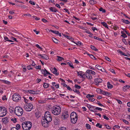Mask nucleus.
<instances>
[{"label":"nucleus","mask_w":130,"mask_h":130,"mask_svg":"<svg viewBox=\"0 0 130 130\" xmlns=\"http://www.w3.org/2000/svg\"><path fill=\"white\" fill-rule=\"evenodd\" d=\"M96 126L100 128H102V125H100L99 123H98L96 125Z\"/></svg>","instance_id":"nucleus-43"},{"label":"nucleus","mask_w":130,"mask_h":130,"mask_svg":"<svg viewBox=\"0 0 130 130\" xmlns=\"http://www.w3.org/2000/svg\"><path fill=\"white\" fill-rule=\"evenodd\" d=\"M21 99L20 95L14 93L13 95L12 99L15 102H17L20 101Z\"/></svg>","instance_id":"nucleus-5"},{"label":"nucleus","mask_w":130,"mask_h":130,"mask_svg":"<svg viewBox=\"0 0 130 130\" xmlns=\"http://www.w3.org/2000/svg\"><path fill=\"white\" fill-rule=\"evenodd\" d=\"M94 96V95H91L90 94H88L86 97L87 98H93Z\"/></svg>","instance_id":"nucleus-33"},{"label":"nucleus","mask_w":130,"mask_h":130,"mask_svg":"<svg viewBox=\"0 0 130 130\" xmlns=\"http://www.w3.org/2000/svg\"><path fill=\"white\" fill-rule=\"evenodd\" d=\"M49 112L48 111H46L44 114V117L42 116V119H44L47 122H50L52 120V117L51 115L49 114Z\"/></svg>","instance_id":"nucleus-3"},{"label":"nucleus","mask_w":130,"mask_h":130,"mask_svg":"<svg viewBox=\"0 0 130 130\" xmlns=\"http://www.w3.org/2000/svg\"><path fill=\"white\" fill-rule=\"evenodd\" d=\"M86 54L87 55H89V56L92 59H93V58H94V56H93V55L92 54H89L87 52H86Z\"/></svg>","instance_id":"nucleus-36"},{"label":"nucleus","mask_w":130,"mask_h":130,"mask_svg":"<svg viewBox=\"0 0 130 130\" xmlns=\"http://www.w3.org/2000/svg\"><path fill=\"white\" fill-rule=\"evenodd\" d=\"M2 99L3 100H7V98H6V96L5 95L3 97Z\"/></svg>","instance_id":"nucleus-48"},{"label":"nucleus","mask_w":130,"mask_h":130,"mask_svg":"<svg viewBox=\"0 0 130 130\" xmlns=\"http://www.w3.org/2000/svg\"><path fill=\"white\" fill-rule=\"evenodd\" d=\"M14 112L16 115L18 116H20L23 114V110L20 107H17L15 108Z\"/></svg>","instance_id":"nucleus-4"},{"label":"nucleus","mask_w":130,"mask_h":130,"mask_svg":"<svg viewBox=\"0 0 130 130\" xmlns=\"http://www.w3.org/2000/svg\"><path fill=\"white\" fill-rule=\"evenodd\" d=\"M41 20L44 23H46L47 22H48V21H47L44 18L42 19Z\"/></svg>","instance_id":"nucleus-64"},{"label":"nucleus","mask_w":130,"mask_h":130,"mask_svg":"<svg viewBox=\"0 0 130 130\" xmlns=\"http://www.w3.org/2000/svg\"><path fill=\"white\" fill-rule=\"evenodd\" d=\"M101 24L102 25L104 26L105 28L108 29V25L106 23L104 22H102L101 23Z\"/></svg>","instance_id":"nucleus-26"},{"label":"nucleus","mask_w":130,"mask_h":130,"mask_svg":"<svg viewBox=\"0 0 130 130\" xmlns=\"http://www.w3.org/2000/svg\"><path fill=\"white\" fill-rule=\"evenodd\" d=\"M23 98H24V102H25V103H27L28 102V100H27L26 99V98H25V97H24V96H23Z\"/></svg>","instance_id":"nucleus-55"},{"label":"nucleus","mask_w":130,"mask_h":130,"mask_svg":"<svg viewBox=\"0 0 130 130\" xmlns=\"http://www.w3.org/2000/svg\"><path fill=\"white\" fill-rule=\"evenodd\" d=\"M73 91L74 92H76L78 94H79L80 93L79 91L76 89H75V90H73Z\"/></svg>","instance_id":"nucleus-51"},{"label":"nucleus","mask_w":130,"mask_h":130,"mask_svg":"<svg viewBox=\"0 0 130 130\" xmlns=\"http://www.w3.org/2000/svg\"><path fill=\"white\" fill-rule=\"evenodd\" d=\"M77 73L78 76H80L82 78H83L85 76V74H84L83 72L82 71L78 72L77 71Z\"/></svg>","instance_id":"nucleus-15"},{"label":"nucleus","mask_w":130,"mask_h":130,"mask_svg":"<svg viewBox=\"0 0 130 130\" xmlns=\"http://www.w3.org/2000/svg\"><path fill=\"white\" fill-rule=\"evenodd\" d=\"M67 88L68 90H69L70 91H72V89L71 88V87L69 86H67Z\"/></svg>","instance_id":"nucleus-58"},{"label":"nucleus","mask_w":130,"mask_h":130,"mask_svg":"<svg viewBox=\"0 0 130 130\" xmlns=\"http://www.w3.org/2000/svg\"><path fill=\"white\" fill-rule=\"evenodd\" d=\"M107 87L108 89H111L113 87V85L110 83V82H108L107 83Z\"/></svg>","instance_id":"nucleus-24"},{"label":"nucleus","mask_w":130,"mask_h":130,"mask_svg":"<svg viewBox=\"0 0 130 130\" xmlns=\"http://www.w3.org/2000/svg\"><path fill=\"white\" fill-rule=\"evenodd\" d=\"M2 121L4 123L6 124L8 122V120L7 117H5L3 118Z\"/></svg>","instance_id":"nucleus-23"},{"label":"nucleus","mask_w":130,"mask_h":130,"mask_svg":"<svg viewBox=\"0 0 130 130\" xmlns=\"http://www.w3.org/2000/svg\"><path fill=\"white\" fill-rule=\"evenodd\" d=\"M69 116L68 112L67 111H65L62 113L61 118L62 120H65L67 119Z\"/></svg>","instance_id":"nucleus-7"},{"label":"nucleus","mask_w":130,"mask_h":130,"mask_svg":"<svg viewBox=\"0 0 130 130\" xmlns=\"http://www.w3.org/2000/svg\"><path fill=\"white\" fill-rule=\"evenodd\" d=\"M52 39L53 41L56 44L58 43V40L56 38L53 37L52 38Z\"/></svg>","instance_id":"nucleus-29"},{"label":"nucleus","mask_w":130,"mask_h":130,"mask_svg":"<svg viewBox=\"0 0 130 130\" xmlns=\"http://www.w3.org/2000/svg\"><path fill=\"white\" fill-rule=\"evenodd\" d=\"M13 42V41L11 40H6L4 42H6V43L8 42Z\"/></svg>","instance_id":"nucleus-56"},{"label":"nucleus","mask_w":130,"mask_h":130,"mask_svg":"<svg viewBox=\"0 0 130 130\" xmlns=\"http://www.w3.org/2000/svg\"><path fill=\"white\" fill-rule=\"evenodd\" d=\"M122 41L125 44H127V42L125 39H122Z\"/></svg>","instance_id":"nucleus-53"},{"label":"nucleus","mask_w":130,"mask_h":130,"mask_svg":"<svg viewBox=\"0 0 130 130\" xmlns=\"http://www.w3.org/2000/svg\"><path fill=\"white\" fill-rule=\"evenodd\" d=\"M46 48L44 47L43 46H41V51H42V52H46Z\"/></svg>","instance_id":"nucleus-31"},{"label":"nucleus","mask_w":130,"mask_h":130,"mask_svg":"<svg viewBox=\"0 0 130 130\" xmlns=\"http://www.w3.org/2000/svg\"><path fill=\"white\" fill-rule=\"evenodd\" d=\"M113 29L115 30H116L119 29V27L117 26H115L113 27Z\"/></svg>","instance_id":"nucleus-61"},{"label":"nucleus","mask_w":130,"mask_h":130,"mask_svg":"<svg viewBox=\"0 0 130 130\" xmlns=\"http://www.w3.org/2000/svg\"><path fill=\"white\" fill-rule=\"evenodd\" d=\"M36 117L37 118H38L41 116V109L40 107L37 106V108L36 110V112L35 113Z\"/></svg>","instance_id":"nucleus-6"},{"label":"nucleus","mask_w":130,"mask_h":130,"mask_svg":"<svg viewBox=\"0 0 130 130\" xmlns=\"http://www.w3.org/2000/svg\"><path fill=\"white\" fill-rule=\"evenodd\" d=\"M86 76V77L88 79H91L92 78L91 74L89 73H85V76Z\"/></svg>","instance_id":"nucleus-19"},{"label":"nucleus","mask_w":130,"mask_h":130,"mask_svg":"<svg viewBox=\"0 0 130 130\" xmlns=\"http://www.w3.org/2000/svg\"><path fill=\"white\" fill-rule=\"evenodd\" d=\"M111 94L109 93V92H105V95H109L110 96Z\"/></svg>","instance_id":"nucleus-54"},{"label":"nucleus","mask_w":130,"mask_h":130,"mask_svg":"<svg viewBox=\"0 0 130 130\" xmlns=\"http://www.w3.org/2000/svg\"><path fill=\"white\" fill-rule=\"evenodd\" d=\"M41 58L45 60H47L49 59L48 56L44 54H41Z\"/></svg>","instance_id":"nucleus-14"},{"label":"nucleus","mask_w":130,"mask_h":130,"mask_svg":"<svg viewBox=\"0 0 130 130\" xmlns=\"http://www.w3.org/2000/svg\"><path fill=\"white\" fill-rule=\"evenodd\" d=\"M75 117H78L76 113L74 112H72L71 114V119H73V118H75Z\"/></svg>","instance_id":"nucleus-13"},{"label":"nucleus","mask_w":130,"mask_h":130,"mask_svg":"<svg viewBox=\"0 0 130 130\" xmlns=\"http://www.w3.org/2000/svg\"><path fill=\"white\" fill-rule=\"evenodd\" d=\"M102 81V79L100 78H96L94 80L95 84L96 85L98 86L99 84L101 83Z\"/></svg>","instance_id":"nucleus-9"},{"label":"nucleus","mask_w":130,"mask_h":130,"mask_svg":"<svg viewBox=\"0 0 130 130\" xmlns=\"http://www.w3.org/2000/svg\"><path fill=\"white\" fill-rule=\"evenodd\" d=\"M91 48L93 50L96 51H98V50L97 49L95 46L92 45H91L90 46Z\"/></svg>","instance_id":"nucleus-27"},{"label":"nucleus","mask_w":130,"mask_h":130,"mask_svg":"<svg viewBox=\"0 0 130 130\" xmlns=\"http://www.w3.org/2000/svg\"><path fill=\"white\" fill-rule=\"evenodd\" d=\"M41 124L43 126L45 127H48L49 124V122H47L44 119H42L41 120Z\"/></svg>","instance_id":"nucleus-8"},{"label":"nucleus","mask_w":130,"mask_h":130,"mask_svg":"<svg viewBox=\"0 0 130 130\" xmlns=\"http://www.w3.org/2000/svg\"><path fill=\"white\" fill-rule=\"evenodd\" d=\"M99 10L100 11H102L103 13L106 12V10L105 9H103L102 8H101L99 9Z\"/></svg>","instance_id":"nucleus-38"},{"label":"nucleus","mask_w":130,"mask_h":130,"mask_svg":"<svg viewBox=\"0 0 130 130\" xmlns=\"http://www.w3.org/2000/svg\"><path fill=\"white\" fill-rule=\"evenodd\" d=\"M86 126L88 129H90V126L88 124H86Z\"/></svg>","instance_id":"nucleus-50"},{"label":"nucleus","mask_w":130,"mask_h":130,"mask_svg":"<svg viewBox=\"0 0 130 130\" xmlns=\"http://www.w3.org/2000/svg\"><path fill=\"white\" fill-rule=\"evenodd\" d=\"M121 21L122 22L126 24H129L130 23V22L127 20H126L124 19H122L121 20Z\"/></svg>","instance_id":"nucleus-25"},{"label":"nucleus","mask_w":130,"mask_h":130,"mask_svg":"<svg viewBox=\"0 0 130 130\" xmlns=\"http://www.w3.org/2000/svg\"><path fill=\"white\" fill-rule=\"evenodd\" d=\"M103 117L104 118V119H106V120H108L109 119V118L107 117L105 115H103Z\"/></svg>","instance_id":"nucleus-63"},{"label":"nucleus","mask_w":130,"mask_h":130,"mask_svg":"<svg viewBox=\"0 0 130 130\" xmlns=\"http://www.w3.org/2000/svg\"><path fill=\"white\" fill-rule=\"evenodd\" d=\"M130 88V86L128 85H126L124 86L123 87V91L125 92L126 91V90Z\"/></svg>","instance_id":"nucleus-20"},{"label":"nucleus","mask_w":130,"mask_h":130,"mask_svg":"<svg viewBox=\"0 0 130 130\" xmlns=\"http://www.w3.org/2000/svg\"><path fill=\"white\" fill-rule=\"evenodd\" d=\"M121 36L123 37L124 38H125L127 37V36L125 33H123V34H122Z\"/></svg>","instance_id":"nucleus-47"},{"label":"nucleus","mask_w":130,"mask_h":130,"mask_svg":"<svg viewBox=\"0 0 130 130\" xmlns=\"http://www.w3.org/2000/svg\"><path fill=\"white\" fill-rule=\"evenodd\" d=\"M57 59L56 60L59 61H61L62 60H64V59L63 57L59 56H57Z\"/></svg>","instance_id":"nucleus-22"},{"label":"nucleus","mask_w":130,"mask_h":130,"mask_svg":"<svg viewBox=\"0 0 130 130\" xmlns=\"http://www.w3.org/2000/svg\"><path fill=\"white\" fill-rule=\"evenodd\" d=\"M102 90L100 89H98L96 90V91L98 92L101 93Z\"/></svg>","instance_id":"nucleus-57"},{"label":"nucleus","mask_w":130,"mask_h":130,"mask_svg":"<svg viewBox=\"0 0 130 130\" xmlns=\"http://www.w3.org/2000/svg\"><path fill=\"white\" fill-rule=\"evenodd\" d=\"M51 31L54 33L57 34L58 33V31L56 30H51Z\"/></svg>","instance_id":"nucleus-45"},{"label":"nucleus","mask_w":130,"mask_h":130,"mask_svg":"<svg viewBox=\"0 0 130 130\" xmlns=\"http://www.w3.org/2000/svg\"><path fill=\"white\" fill-rule=\"evenodd\" d=\"M10 109L9 111L11 113H12L14 112V109L12 107H10V108H9Z\"/></svg>","instance_id":"nucleus-41"},{"label":"nucleus","mask_w":130,"mask_h":130,"mask_svg":"<svg viewBox=\"0 0 130 130\" xmlns=\"http://www.w3.org/2000/svg\"><path fill=\"white\" fill-rule=\"evenodd\" d=\"M16 127H17L16 128H18V129H19L21 127V126L19 124H18L17 125Z\"/></svg>","instance_id":"nucleus-60"},{"label":"nucleus","mask_w":130,"mask_h":130,"mask_svg":"<svg viewBox=\"0 0 130 130\" xmlns=\"http://www.w3.org/2000/svg\"><path fill=\"white\" fill-rule=\"evenodd\" d=\"M94 38L95 39H96L97 40H99L101 41H103V40L101 38H100L99 37H97L96 36H94Z\"/></svg>","instance_id":"nucleus-37"},{"label":"nucleus","mask_w":130,"mask_h":130,"mask_svg":"<svg viewBox=\"0 0 130 130\" xmlns=\"http://www.w3.org/2000/svg\"><path fill=\"white\" fill-rule=\"evenodd\" d=\"M78 117H75V118H73V119H71V121L72 123H75L77 121Z\"/></svg>","instance_id":"nucleus-18"},{"label":"nucleus","mask_w":130,"mask_h":130,"mask_svg":"<svg viewBox=\"0 0 130 130\" xmlns=\"http://www.w3.org/2000/svg\"><path fill=\"white\" fill-rule=\"evenodd\" d=\"M84 32H85L87 34H89L90 35H93V34L90 32L89 30H86V31H83Z\"/></svg>","instance_id":"nucleus-44"},{"label":"nucleus","mask_w":130,"mask_h":130,"mask_svg":"<svg viewBox=\"0 0 130 130\" xmlns=\"http://www.w3.org/2000/svg\"><path fill=\"white\" fill-rule=\"evenodd\" d=\"M51 71L52 72L56 75H58L59 73H57V70L55 67H54L53 69H52Z\"/></svg>","instance_id":"nucleus-16"},{"label":"nucleus","mask_w":130,"mask_h":130,"mask_svg":"<svg viewBox=\"0 0 130 130\" xmlns=\"http://www.w3.org/2000/svg\"><path fill=\"white\" fill-rule=\"evenodd\" d=\"M119 53H120V54L124 55L125 56V54L123 52H122L121 51H119Z\"/></svg>","instance_id":"nucleus-62"},{"label":"nucleus","mask_w":130,"mask_h":130,"mask_svg":"<svg viewBox=\"0 0 130 130\" xmlns=\"http://www.w3.org/2000/svg\"><path fill=\"white\" fill-rule=\"evenodd\" d=\"M95 67L98 70H100L102 68V67L100 66H99L98 65H96L95 66Z\"/></svg>","instance_id":"nucleus-39"},{"label":"nucleus","mask_w":130,"mask_h":130,"mask_svg":"<svg viewBox=\"0 0 130 130\" xmlns=\"http://www.w3.org/2000/svg\"><path fill=\"white\" fill-rule=\"evenodd\" d=\"M41 72L44 75V76H46L47 75V74L50 75H52L50 73L48 72L46 69H44V70L43 69H41Z\"/></svg>","instance_id":"nucleus-10"},{"label":"nucleus","mask_w":130,"mask_h":130,"mask_svg":"<svg viewBox=\"0 0 130 130\" xmlns=\"http://www.w3.org/2000/svg\"><path fill=\"white\" fill-rule=\"evenodd\" d=\"M1 80L2 81V82L4 83L5 84H10V82L7 80Z\"/></svg>","instance_id":"nucleus-28"},{"label":"nucleus","mask_w":130,"mask_h":130,"mask_svg":"<svg viewBox=\"0 0 130 130\" xmlns=\"http://www.w3.org/2000/svg\"><path fill=\"white\" fill-rule=\"evenodd\" d=\"M49 9L51 11L53 12H56L58 11L57 9L54 7H50Z\"/></svg>","instance_id":"nucleus-21"},{"label":"nucleus","mask_w":130,"mask_h":130,"mask_svg":"<svg viewBox=\"0 0 130 130\" xmlns=\"http://www.w3.org/2000/svg\"><path fill=\"white\" fill-rule=\"evenodd\" d=\"M52 113L55 115H58L61 112V108L59 106H54L51 109Z\"/></svg>","instance_id":"nucleus-1"},{"label":"nucleus","mask_w":130,"mask_h":130,"mask_svg":"<svg viewBox=\"0 0 130 130\" xmlns=\"http://www.w3.org/2000/svg\"><path fill=\"white\" fill-rule=\"evenodd\" d=\"M73 42L74 43H75L76 44H77L78 45L80 46V45H83L82 44V43L80 41H78L77 42V43H76L74 41H73Z\"/></svg>","instance_id":"nucleus-34"},{"label":"nucleus","mask_w":130,"mask_h":130,"mask_svg":"<svg viewBox=\"0 0 130 130\" xmlns=\"http://www.w3.org/2000/svg\"><path fill=\"white\" fill-rule=\"evenodd\" d=\"M68 64L70 67L73 68H74V67H73V65L72 64H71L70 63H69V62H68Z\"/></svg>","instance_id":"nucleus-59"},{"label":"nucleus","mask_w":130,"mask_h":130,"mask_svg":"<svg viewBox=\"0 0 130 130\" xmlns=\"http://www.w3.org/2000/svg\"><path fill=\"white\" fill-rule=\"evenodd\" d=\"M17 119L16 118H13L11 119V120L12 121H13L14 123H15L17 121Z\"/></svg>","instance_id":"nucleus-42"},{"label":"nucleus","mask_w":130,"mask_h":130,"mask_svg":"<svg viewBox=\"0 0 130 130\" xmlns=\"http://www.w3.org/2000/svg\"><path fill=\"white\" fill-rule=\"evenodd\" d=\"M96 103L98 104V105L99 106H104V105L102 104H101L100 103V102L99 101H97V103Z\"/></svg>","instance_id":"nucleus-49"},{"label":"nucleus","mask_w":130,"mask_h":130,"mask_svg":"<svg viewBox=\"0 0 130 130\" xmlns=\"http://www.w3.org/2000/svg\"><path fill=\"white\" fill-rule=\"evenodd\" d=\"M74 87L75 88L78 89H80L81 88V87L80 86L76 84L75 85Z\"/></svg>","instance_id":"nucleus-40"},{"label":"nucleus","mask_w":130,"mask_h":130,"mask_svg":"<svg viewBox=\"0 0 130 130\" xmlns=\"http://www.w3.org/2000/svg\"><path fill=\"white\" fill-rule=\"evenodd\" d=\"M26 105L28 106L29 107H30V108H33V105L30 103H27V104Z\"/></svg>","instance_id":"nucleus-35"},{"label":"nucleus","mask_w":130,"mask_h":130,"mask_svg":"<svg viewBox=\"0 0 130 130\" xmlns=\"http://www.w3.org/2000/svg\"><path fill=\"white\" fill-rule=\"evenodd\" d=\"M29 2L32 5H35V3L31 1H29Z\"/></svg>","instance_id":"nucleus-52"},{"label":"nucleus","mask_w":130,"mask_h":130,"mask_svg":"<svg viewBox=\"0 0 130 130\" xmlns=\"http://www.w3.org/2000/svg\"><path fill=\"white\" fill-rule=\"evenodd\" d=\"M2 114L1 113V116H2V117H3V116H5L6 115V112L7 111V110L6 108L5 107H3L2 108Z\"/></svg>","instance_id":"nucleus-11"},{"label":"nucleus","mask_w":130,"mask_h":130,"mask_svg":"<svg viewBox=\"0 0 130 130\" xmlns=\"http://www.w3.org/2000/svg\"><path fill=\"white\" fill-rule=\"evenodd\" d=\"M28 92L29 93H31L33 94H37L39 93H40V91L39 90L38 92L37 91H35L34 90H28Z\"/></svg>","instance_id":"nucleus-12"},{"label":"nucleus","mask_w":130,"mask_h":130,"mask_svg":"<svg viewBox=\"0 0 130 130\" xmlns=\"http://www.w3.org/2000/svg\"><path fill=\"white\" fill-rule=\"evenodd\" d=\"M89 3L93 5L95 4H96V2L93 0H90Z\"/></svg>","instance_id":"nucleus-32"},{"label":"nucleus","mask_w":130,"mask_h":130,"mask_svg":"<svg viewBox=\"0 0 130 130\" xmlns=\"http://www.w3.org/2000/svg\"><path fill=\"white\" fill-rule=\"evenodd\" d=\"M24 108L26 111H31L32 108L29 107L28 106L26 105H24Z\"/></svg>","instance_id":"nucleus-17"},{"label":"nucleus","mask_w":130,"mask_h":130,"mask_svg":"<svg viewBox=\"0 0 130 130\" xmlns=\"http://www.w3.org/2000/svg\"><path fill=\"white\" fill-rule=\"evenodd\" d=\"M123 121L126 124H128L129 123V122L128 121H126L125 119H122Z\"/></svg>","instance_id":"nucleus-46"},{"label":"nucleus","mask_w":130,"mask_h":130,"mask_svg":"<svg viewBox=\"0 0 130 130\" xmlns=\"http://www.w3.org/2000/svg\"><path fill=\"white\" fill-rule=\"evenodd\" d=\"M22 125L23 130H29L31 127L32 123L29 121H26L23 122Z\"/></svg>","instance_id":"nucleus-2"},{"label":"nucleus","mask_w":130,"mask_h":130,"mask_svg":"<svg viewBox=\"0 0 130 130\" xmlns=\"http://www.w3.org/2000/svg\"><path fill=\"white\" fill-rule=\"evenodd\" d=\"M49 84L47 83H44L43 86L44 88H47L49 86Z\"/></svg>","instance_id":"nucleus-30"}]
</instances>
